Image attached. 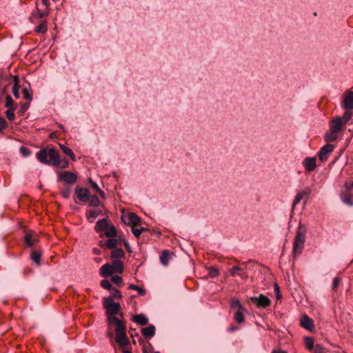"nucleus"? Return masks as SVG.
Segmentation results:
<instances>
[{
	"mask_svg": "<svg viewBox=\"0 0 353 353\" xmlns=\"http://www.w3.org/2000/svg\"><path fill=\"white\" fill-rule=\"evenodd\" d=\"M103 305L106 310L109 325H115L116 338L115 341L120 347H124L130 343L126 334V325L124 321L114 316L119 312L121 305L119 303L112 301L110 299H103Z\"/></svg>",
	"mask_w": 353,
	"mask_h": 353,
	"instance_id": "1",
	"label": "nucleus"
},
{
	"mask_svg": "<svg viewBox=\"0 0 353 353\" xmlns=\"http://www.w3.org/2000/svg\"><path fill=\"white\" fill-rule=\"evenodd\" d=\"M36 156L38 161L42 163L52 165L60 164V156L54 148L49 150L43 148L37 153Z\"/></svg>",
	"mask_w": 353,
	"mask_h": 353,
	"instance_id": "2",
	"label": "nucleus"
},
{
	"mask_svg": "<svg viewBox=\"0 0 353 353\" xmlns=\"http://www.w3.org/2000/svg\"><path fill=\"white\" fill-rule=\"evenodd\" d=\"M306 232V226L304 224L299 223L293 243V253L294 255L302 252L305 241Z\"/></svg>",
	"mask_w": 353,
	"mask_h": 353,
	"instance_id": "3",
	"label": "nucleus"
},
{
	"mask_svg": "<svg viewBox=\"0 0 353 353\" xmlns=\"http://www.w3.org/2000/svg\"><path fill=\"white\" fill-rule=\"evenodd\" d=\"M343 125V120L341 117H336L332 120L330 124V130L325 135V141L327 143L335 141L338 138L339 133L342 130Z\"/></svg>",
	"mask_w": 353,
	"mask_h": 353,
	"instance_id": "4",
	"label": "nucleus"
},
{
	"mask_svg": "<svg viewBox=\"0 0 353 353\" xmlns=\"http://www.w3.org/2000/svg\"><path fill=\"white\" fill-rule=\"evenodd\" d=\"M312 192V188L309 186H306L302 190L299 191L293 200L292 205V209L294 210L296 205H298L302 200H303L304 204L305 205L310 197Z\"/></svg>",
	"mask_w": 353,
	"mask_h": 353,
	"instance_id": "5",
	"label": "nucleus"
},
{
	"mask_svg": "<svg viewBox=\"0 0 353 353\" xmlns=\"http://www.w3.org/2000/svg\"><path fill=\"white\" fill-rule=\"evenodd\" d=\"M250 301L259 308H265L270 306L271 303L270 299L263 294H260L259 296H252L250 298Z\"/></svg>",
	"mask_w": 353,
	"mask_h": 353,
	"instance_id": "6",
	"label": "nucleus"
},
{
	"mask_svg": "<svg viewBox=\"0 0 353 353\" xmlns=\"http://www.w3.org/2000/svg\"><path fill=\"white\" fill-rule=\"evenodd\" d=\"M334 150V145L330 143H327L323 148H321L318 153L319 159L321 161L325 162L327 160L329 156Z\"/></svg>",
	"mask_w": 353,
	"mask_h": 353,
	"instance_id": "7",
	"label": "nucleus"
},
{
	"mask_svg": "<svg viewBox=\"0 0 353 353\" xmlns=\"http://www.w3.org/2000/svg\"><path fill=\"white\" fill-rule=\"evenodd\" d=\"M59 179L67 184H74L77 181V176L69 171H65L59 174Z\"/></svg>",
	"mask_w": 353,
	"mask_h": 353,
	"instance_id": "8",
	"label": "nucleus"
},
{
	"mask_svg": "<svg viewBox=\"0 0 353 353\" xmlns=\"http://www.w3.org/2000/svg\"><path fill=\"white\" fill-rule=\"evenodd\" d=\"M229 272L232 276H239L242 279H247L248 274L245 270L240 266H234L229 270Z\"/></svg>",
	"mask_w": 353,
	"mask_h": 353,
	"instance_id": "9",
	"label": "nucleus"
},
{
	"mask_svg": "<svg viewBox=\"0 0 353 353\" xmlns=\"http://www.w3.org/2000/svg\"><path fill=\"white\" fill-rule=\"evenodd\" d=\"M75 193L78 199L82 202H87L89 197V190L88 188L77 186Z\"/></svg>",
	"mask_w": 353,
	"mask_h": 353,
	"instance_id": "10",
	"label": "nucleus"
},
{
	"mask_svg": "<svg viewBox=\"0 0 353 353\" xmlns=\"http://www.w3.org/2000/svg\"><path fill=\"white\" fill-rule=\"evenodd\" d=\"M300 324L301 327L307 330H312L314 327L313 320L305 314L301 316Z\"/></svg>",
	"mask_w": 353,
	"mask_h": 353,
	"instance_id": "11",
	"label": "nucleus"
},
{
	"mask_svg": "<svg viewBox=\"0 0 353 353\" xmlns=\"http://www.w3.org/2000/svg\"><path fill=\"white\" fill-rule=\"evenodd\" d=\"M343 108L345 110L353 109V91H348L345 96L343 101Z\"/></svg>",
	"mask_w": 353,
	"mask_h": 353,
	"instance_id": "12",
	"label": "nucleus"
},
{
	"mask_svg": "<svg viewBox=\"0 0 353 353\" xmlns=\"http://www.w3.org/2000/svg\"><path fill=\"white\" fill-rule=\"evenodd\" d=\"M303 165L307 172H310L313 171L316 167V159L314 157L305 158L303 161Z\"/></svg>",
	"mask_w": 353,
	"mask_h": 353,
	"instance_id": "13",
	"label": "nucleus"
},
{
	"mask_svg": "<svg viewBox=\"0 0 353 353\" xmlns=\"http://www.w3.org/2000/svg\"><path fill=\"white\" fill-rule=\"evenodd\" d=\"M38 241L39 240L37 236L32 232H28L24 236V241L26 244L29 247L34 245L38 242Z\"/></svg>",
	"mask_w": 353,
	"mask_h": 353,
	"instance_id": "14",
	"label": "nucleus"
},
{
	"mask_svg": "<svg viewBox=\"0 0 353 353\" xmlns=\"http://www.w3.org/2000/svg\"><path fill=\"white\" fill-rule=\"evenodd\" d=\"M174 255L173 252L168 250H163L160 256V261L161 264L164 266H167L169 261L173 258Z\"/></svg>",
	"mask_w": 353,
	"mask_h": 353,
	"instance_id": "15",
	"label": "nucleus"
},
{
	"mask_svg": "<svg viewBox=\"0 0 353 353\" xmlns=\"http://www.w3.org/2000/svg\"><path fill=\"white\" fill-rule=\"evenodd\" d=\"M156 332V327L153 325H150L148 327L141 329V333L145 338L150 339L154 336Z\"/></svg>",
	"mask_w": 353,
	"mask_h": 353,
	"instance_id": "16",
	"label": "nucleus"
},
{
	"mask_svg": "<svg viewBox=\"0 0 353 353\" xmlns=\"http://www.w3.org/2000/svg\"><path fill=\"white\" fill-rule=\"evenodd\" d=\"M108 219L105 218L99 219L95 226L94 230L97 232H100L101 231H105L107 227L108 226Z\"/></svg>",
	"mask_w": 353,
	"mask_h": 353,
	"instance_id": "17",
	"label": "nucleus"
},
{
	"mask_svg": "<svg viewBox=\"0 0 353 353\" xmlns=\"http://www.w3.org/2000/svg\"><path fill=\"white\" fill-rule=\"evenodd\" d=\"M114 273L121 274L124 270V265L120 260H113L111 264Z\"/></svg>",
	"mask_w": 353,
	"mask_h": 353,
	"instance_id": "18",
	"label": "nucleus"
},
{
	"mask_svg": "<svg viewBox=\"0 0 353 353\" xmlns=\"http://www.w3.org/2000/svg\"><path fill=\"white\" fill-rule=\"evenodd\" d=\"M132 321L141 325H146L148 323V319L143 314H136L132 317Z\"/></svg>",
	"mask_w": 353,
	"mask_h": 353,
	"instance_id": "19",
	"label": "nucleus"
},
{
	"mask_svg": "<svg viewBox=\"0 0 353 353\" xmlns=\"http://www.w3.org/2000/svg\"><path fill=\"white\" fill-rule=\"evenodd\" d=\"M114 273V271L112 270V267L109 263H106L103 265L100 268V274L103 276L106 277Z\"/></svg>",
	"mask_w": 353,
	"mask_h": 353,
	"instance_id": "20",
	"label": "nucleus"
},
{
	"mask_svg": "<svg viewBox=\"0 0 353 353\" xmlns=\"http://www.w3.org/2000/svg\"><path fill=\"white\" fill-rule=\"evenodd\" d=\"M128 223L131 225L132 228L139 225L141 223L140 217L133 212L128 214Z\"/></svg>",
	"mask_w": 353,
	"mask_h": 353,
	"instance_id": "21",
	"label": "nucleus"
},
{
	"mask_svg": "<svg viewBox=\"0 0 353 353\" xmlns=\"http://www.w3.org/2000/svg\"><path fill=\"white\" fill-rule=\"evenodd\" d=\"M105 235L109 238H114L117 235V228L113 225H109L105 230Z\"/></svg>",
	"mask_w": 353,
	"mask_h": 353,
	"instance_id": "22",
	"label": "nucleus"
},
{
	"mask_svg": "<svg viewBox=\"0 0 353 353\" xmlns=\"http://www.w3.org/2000/svg\"><path fill=\"white\" fill-rule=\"evenodd\" d=\"M59 147H60L61 150H62V152L64 154H65L66 155H68V157H70V159L73 161H76L75 155L70 148H68L67 146L64 145L63 144H59Z\"/></svg>",
	"mask_w": 353,
	"mask_h": 353,
	"instance_id": "23",
	"label": "nucleus"
},
{
	"mask_svg": "<svg viewBox=\"0 0 353 353\" xmlns=\"http://www.w3.org/2000/svg\"><path fill=\"white\" fill-rule=\"evenodd\" d=\"M102 214V212L99 210L94 209L86 212V216L88 219H92V220L90 221L92 222L94 219H95L98 216Z\"/></svg>",
	"mask_w": 353,
	"mask_h": 353,
	"instance_id": "24",
	"label": "nucleus"
},
{
	"mask_svg": "<svg viewBox=\"0 0 353 353\" xmlns=\"http://www.w3.org/2000/svg\"><path fill=\"white\" fill-rule=\"evenodd\" d=\"M125 256V252L122 248H115L111 252V257L114 259L123 258Z\"/></svg>",
	"mask_w": 353,
	"mask_h": 353,
	"instance_id": "25",
	"label": "nucleus"
},
{
	"mask_svg": "<svg viewBox=\"0 0 353 353\" xmlns=\"http://www.w3.org/2000/svg\"><path fill=\"white\" fill-rule=\"evenodd\" d=\"M122 294L121 292L117 289H112L110 295L108 297H104L103 299H110L112 301H114V299H121Z\"/></svg>",
	"mask_w": 353,
	"mask_h": 353,
	"instance_id": "26",
	"label": "nucleus"
},
{
	"mask_svg": "<svg viewBox=\"0 0 353 353\" xmlns=\"http://www.w3.org/2000/svg\"><path fill=\"white\" fill-rule=\"evenodd\" d=\"M243 309L238 310L234 316V319L238 323H243L245 321V317L243 314Z\"/></svg>",
	"mask_w": 353,
	"mask_h": 353,
	"instance_id": "27",
	"label": "nucleus"
},
{
	"mask_svg": "<svg viewBox=\"0 0 353 353\" xmlns=\"http://www.w3.org/2000/svg\"><path fill=\"white\" fill-rule=\"evenodd\" d=\"M88 205L90 207H97L100 205V200L97 195H92L88 197Z\"/></svg>",
	"mask_w": 353,
	"mask_h": 353,
	"instance_id": "28",
	"label": "nucleus"
},
{
	"mask_svg": "<svg viewBox=\"0 0 353 353\" xmlns=\"http://www.w3.org/2000/svg\"><path fill=\"white\" fill-rule=\"evenodd\" d=\"M47 31V25L45 21H41L40 23L34 28L37 33H45Z\"/></svg>",
	"mask_w": 353,
	"mask_h": 353,
	"instance_id": "29",
	"label": "nucleus"
},
{
	"mask_svg": "<svg viewBox=\"0 0 353 353\" xmlns=\"http://www.w3.org/2000/svg\"><path fill=\"white\" fill-rule=\"evenodd\" d=\"M230 305L232 309H237V310L240 309H243V307L241 304L239 300L236 298L231 299V300L230 301Z\"/></svg>",
	"mask_w": 353,
	"mask_h": 353,
	"instance_id": "30",
	"label": "nucleus"
},
{
	"mask_svg": "<svg viewBox=\"0 0 353 353\" xmlns=\"http://www.w3.org/2000/svg\"><path fill=\"white\" fill-rule=\"evenodd\" d=\"M41 253L37 250H34L31 253V259L38 265H40V259Z\"/></svg>",
	"mask_w": 353,
	"mask_h": 353,
	"instance_id": "31",
	"label": "nucleus"
},
{
	"mask_svg": "<svg viewBox=\"0 0 353 353\" xmlns=\"http://www.w3.org/2000/svg\"><path fill=\"white\" fill-rule=\"evenodd\" d=\"M89 183L91 185V187L95 190L97 191V192L99 193L100 196L103 198L105 197V194H104V192L100 189V188L99 187V185L97 184V183H95L94 181H93L91 179H89Z\"/></svg>",
	"mask_w": 353,
	"mask_h": 353,
	"instance_id": "32",
	"label": "nucleus"
},
{
	"mask_svg": "<svg viewBox=\"0 0 353 353\" xmlns=\"http://www.w3.org/2000/svg\"><path fill=\"white\" fill-rule=\"evenodd\" d=\"M147 230H148V229L144 227H141L140 228H132V232L137 238H139L143 232Z\"/></svg>",
	"mask_w": 353,
	"mask_h": 353,
	"instance_id": "33",
	"label": "nucleus"
},
{
	"mask_svg": "<svg viewBox=\"0 0 353 353\" xmlns=\"http://www.w3.org/2000/svg\"><path fill=\"white\" fill-rule=\"evenodd\" d=\"M117 243L118 241L117 239L111 238L107 240L105 245L110 249H115Z\"/></svg>",
	"mask_w": 353,
	"mask_h": 353,
	"instance_id": "34",
	"label": "nucleus"
},
{
	"mask_svg": "<svg viewBox=\"0 0 353 353\" xmlns=\"http://www.w3.org/2000/svg\"><path fill=\"white\" fill-rule=\"evenodd\" d=\"M129 288L138 291L139 294L141 296H144L146 294L145 290L144 289L134 284H130L129 285Z\"/></svg>",
	"mask_w": 353,
	"mask_h": 353,
	"instance_id": "35",
	"label": "nucleus"
},
{
	"mask_svg": "<svg viewBox=\"0 0 353 353\" xmlns=\"http://www.w3.org/2000/svg\"><path fill=\"white\" fill-rule=\"evenodd\" d=\"M305 344L309 350H312L314 348V341L311 337L305 338Z\"/></svg>",
	"mask_w": 353,
	"mask_h": 353,
	"instance_id": "36",
	"label": "nucleus"
},
{
	"mask_svg": "<svg viewBox=\"0 0 353 353\" xmlns=\"http://www.w3.org/2000/svg\"><path fill=\"white\" fill-rule=\"evenodd\" d=\"M14 108H10L6 112V115L10 121H13L14 119Z\"/></svg>",
	"mask_w": 353,
	"mask_h": 353,
	"instance_id": "37",
	"label": "nucleus"
},
{
	"mask_svg": "<svg viewBox=\"0 0 353 353\" xmlns=\"http://www.w3.org/2000/svg\"><path fill=\"white\" fill-rule=\"evenodd\" d=\"M100 285L101 286L105 289V290H112V283L110 281L107 280V279H104V280H102L100 283Z\"/></svg>",
	"mask_w": 353,
	"mask_h": 353,
	"instance_id": "38",
	"label": "nucleus"
},
{
	"mask_svg": "<svg viewBox=\"0 0 353 353\" xmlns=\"http://www.w3.org/2000/svg\"><path fill=\"white\" fill-rule=\"evenodd\" d=\"M22 93L23 94V97L28 100L29 101H32V95L29 92L28 89L26 87H23L22 90Z\"/></svg>",
	"mask_w": 353,
	"mask_h": 353,
	"instance_id": "39",
	"label": "nucleus"
},
{
	"mask_svg": "<svg viewBox=\"0 0 353 353\" xmlns=\"http://www.w3.org/2000/svg\"><path fill=\"white\" fill-rule=\"evenodd\" d=\"M14 101L10 95L6 96V107L10 108H14Z\"/></svg>",
	"mask_w": 353,
	"mask_h": 353,
	"instance_id": "40",
	"label": "nucleus"
},
{
	"mask_svg": "<svg viewBox=\"0 0 353 353\" xmlns=\"http://www.w3.org/2000/svg\"><path fill=\"white\" fill-rule=\"evenodd\" d=\"M71 190L69 187H65L62 190L61 194L63 197L68 199L70 197Z\"/></svg>",
	"mask_w": 353,
	"mask_h": 353,
	"instance_id": "41",
	"label": "nucleus"
},
{
	"mask_svg": "<svg viewBox=\"0 0 353 353\" xmlns=\"http://www.w3.org/2000/svg\"><path fill=\"white\" fill-rule=\"evenodd\" d=\"M208 272H209V274L212 277L217 276L219 275V273L218 269H216L215 268H213V267L209 268H208Z\"/></svg>",
	"mask_w": 353,
	"mask_h": 353,
	"instance_id": "42",
	"label": "nucleus"
},
{
	"mask_svg": "<svg viewBox=\"0 0 353 353\" xmlns=\"http://www.w3.org/2000/svg\"><path fill=\"white\" fill-rule=\"evenodd\" d=\"M68 160L66 158H63L62 160L60 159V164L55 165L56 167H59L61 168H65L68 166Z\"/></svg>",
	"mask_w": 353,
	"mask_h": 353,
	"instance_id": "43",
	"label": "nucleus"
},
{
	"mask_svg": "<svg viewBox=\"0 0 353 353\" xmlns=\"http://www.w3.org/2000/svg\"><path fill=\"white\" fill-rule=\"evenodd\" d=\"M313 349L314 353H325L324 347L320 344H316Z\"/></svg>",
	"mask_w": 353,
	"mask_h": 353,
	"instance_id": "44",
	"label": "nucleus"
},
{
	"mask_svg": "<svg viewBox=\"0 0 353 353\" xmlns=\"http://www.w3.org/2000/svg\"><path fill=\"white\" fill-rule=\"evenodd\" d=\"M111 281L116 284L120 285L122 282V278L120 276L114 275L112 276Z\"/></svg>",
	"mask_w": 353,
	"mask_h": 353,
	"instance_id": "45",
	"label": "nucleus"
},
{
	"mask_svg": "<svg viewBox=\"0 0 353 353\" xmlns=\"http://www.w3.org/2000/svg\"><path fill=\"white\" fill-rule=\"evenodd\" d=\"M20 152L23 157H28L30 154V151L28 148L21 146L20 148Z\"/></svg>",
	"mask_w": 353,
	"mask_h": 353,
	"instance_id": "46",
	"label": "nucleus"
},
{
	"mask_svg": "<svg viewBox=\"0 0 353 353\" xmlns=\"http://www.w3.org/2000/svg\"><path fill=\"white\" fill-rule=\"evenodd\" d=\"M343 201L349 205H353V201L352 200L351 197L349 195H345L342 198Z\"/></svg>",
	"mask_w": 353,
	"mask_h": 353,
	"instance_id": "47",
	"label": "nucleus"
},
{
	"mask_svg": "<svg viewBox=\"0 0 353 353\" xmlns=\"http://www.w3.org/2000/svg\"><path fill=\"white\" fill-rule=\"evenodd\" d=\"M14 80V85L12 86V89H19L20 85H19V79L17 76H14L13 77Z\"/></svg>",
	"mask_w": 353,
	"mask_h": 353,
	"instance_id": "48",
	"label": "nucleus"
},
{
	"mask_svg": "<svg viewBox=\"0 0 353 353\" xmlns=\"http://www.w3.org/2000/svg\"><path fill=\"white\" fill-rule=\"evenodd\" d=\"M339 281H340V279L339 277L334 278L333 283H332V290H335L338 288Z\"/></svg>",
	"mask_w": 353,
	"mask_h": 353,
	"instance_id": "49",
	"label": "nucleus"
},
{
	"mask_svg": "<svg viewBox=\"0 0 353 353\" xmlns=\"http://www.w3.org/2000/svg\"><path fill=\"white\" fill-rule=\"evenodd\" d=\"M6 125V120L0 117V132L2 131Z\"/></svg>",
	"mask_w": 353,
	"mask_h": 353,
	"instance_id": "50",
	"label": "nucleus"
},
{
	"mask_svg": "<svg viewBox=\"0 0 353 353\" xmlns=\"http://www.w3.org/2000/svg\"><path fill=\"white\" fill-rule=\"evenodd\" d=\"M30 107V102H28V103H25L22 105L21 106V112L22 113H23L24 112H26V110H28V109Z\"/></svg>",
	"mask_w": 353,
	"mask_h": 353,
	"instance_id": "51",
	"label": "nucleus"
},
{
	"mask_svg": "<svg viewBox=\"0 0 353 353\" xmlns=\"http://www.w3.org/2000/svg\"><path fill=\"white\" fill-rule=\"evenodd\" d=\"M350 117V114L348 112H346L344 113L343 117V120H344L343 121V125L345 124L347 122V121L349 120Z\"/></svg>",
	"mask_w": 353,
	"mask_h": 353,
	"instance_id": "52",
	"label": "nucleus"
},
{
	"mask_svg": "<svg viewBox=\"0 0 353 353\" xmlns=\"http://www.w3.org/2000/svg\"><path fill=\"white\" fill-rule=\"evenodd\" d=\"M19 90V89H12V94L16 99H19L20 97Z\"/></svg>",
	"mask_w": 353,
	"mask_h": 353,
	"instance_id": "53",
	"label": "nucleus"
},
{
	"mask_svg": "<svg viewBox=\"0 0 353 353\" xmlns=\"http://www.w3.org/2000/svg\"><path fill=\"white\" fill-rule=\"evenodd\" d=\"M238 328H239L238 327L234 326V325H233V326H230V327H229L228 328V332H234V331L237 330H238Z\"/></svg>",
	"mask_w": 353,
	"mask_h": 353,
	"instance_id": "54",
	"label": "nucleus"
},
{
	"mask_svg": "<svg viewBox=\"0 0 353 353\" xmlns=\"http://www.w3.org/2000/svg\"><path fill=\"white\" fill-rule=\"evenodd\" d=\"M123 244H124V246L125 247V248L128 250H130V246L128 243V241H123Z\"/></svg>",
	"mask_w": 353,
	"mask_h": 353,
	"instance_id": "55",
	"label": "nucleus"
},
{
	"mask_svg": "<svg viewBox=\"0 0 353 353\" xmlns=\"http://www.w3.org/2000/svg\"><path fill=\"white\" fill-rule=\"evenodd\" d=\"M93 253L95 254H99L101 253V251L97 248H94Z\"/></svg>",
	"mask_w": 353,
	"mask_h": 353,
	"instance_id": "56",
	"label": "nucleus"
},
{
	"mask_svg": "<svg viewBox=\"0 0 353 353\" xmlns=\"http://www.w3.org/2000/svg\"><path fill=\"white\" fill-rule=\"evenodd\" d=\"M272 353H286V352L283 350H274Z\"/></svg>",
	"mask_w": 353,
	"mask_h": 353,
	"instance_id": "57",
	"label": "nucleus"
},
{
	"mask_svg": "<svg viewBox=\"0 0 353 353\" xmlns=\"http://www.w3.org/2000/svg\"><path fill=\"white\" fill-rule=\"evenodd\" d=\"M42 3L43 5L47 6L48 3V0H42Z\"/></svg>",
	"mask_w": 353,
	"mask_h": 353,
	"instance_id": "58",
	"label": "nucleus"
},
{
	"mask_svg": "<svg viewBox=\"0 0 353 353\" xmlns=\"http://www.w3.org/2000/svg\"><path fill=\"white\" fill-rule=\"evenodd\" d=\"M39 17H41V18L43 17L46 15V14H44L43 12H39Z\"/></svg>",
	"mask_w": 353,
	"mask_h": 353,
	"instance_id": "59",
	"label": "nucleus"
},
{
	"mask_svg": "<svg viewBox=\"0 0 353 353\" xmlns=\"http://www.w3.org/2000/svg\"><path fill=\"white\" fill-rule=\"evenodd\" d=\"M123 353H131V352H130L129 350H123Z\"/></svg>",
	"mask_w": 353,
	"mask_h": 353,
	"instance_id": "60",
	"label": "nucleus"
},
{
	"mask_svg": "<svg viewBox=\"0 0 353 353\" xmlns=\"http://www.w3.org/2000/svg\"><path fill=\"white\" fill-rule=\"evenodd\" d=\"M275 288H276V290L279 289V287H278V285L276 284H275Z\"/></svg>",
	"mask_w": 353,
	"mask_h": 353,
	"instance_id": "61",
	"label": "nucleus"
},
{
	"mask_svg": "<svg viewBox=\"0 0 353 353\" xmlns=\"http://www.w3.org/2000/svg\"><path fill=\"white\" fill-rule=\"evenodd\" d=\"M109 336H110V337H112V333H110V334H109Z\"/></svg>",
	"mask_w": 353,
	"mask_h": 353,
	"instance_id": "62",
	"label": "nucleus"
},
{
	"mask_svg": "<svg viewBox=\"0 0 353 353\" xmlns=\"http://www.w3.org/2000/svg\"><path fill=\"white\" fill-rule=\"evenodd\" d=\"M154 353H160V352H154Z\"/></svg>",
	"mask_w": 353,
	"mask_h": 353,
	"instance_id": "63",
	"label": "nucleus"
},
{
	"mask_svg": "<svg viewBox=\"0 0 353 353\" xmlns=\"http://www.w3.org/2000/svg\"><path fill=\"white\" fill-rule=\"evenodd\" d=\"M352 187L353 188V182H352Z\"/></svg>",
	"mask_w": 353,
	"mask_h": 353,
	"instance_id": "64",
	"label": "nucleus"
}]
</instances>
